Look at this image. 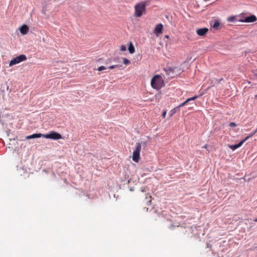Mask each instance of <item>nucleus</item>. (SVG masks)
Returning a JSON list of instances; mask_svg holds the SVG:
<instances>
[{
    "mask_svg": "<svg viewBox=\"0 0 257 257\" xmlns=\"http://www.w3.org/2000/svg\"><path fill=\"white\" fill-rule=\"evenodd\" d=\"M136 144H139L141 146V149H142V147L144 148H146L147 145V141H141L140 142H138Z\"/></svg>",
    "mask_w": 257,
    "mask_h": 257,
    "instance_id": "15",
    "label": "nucleus"
},
{
    "mask_svg": "<svg viewBox=\"0 0 257 257\" xmlns=\"http://www.w3.org/2000/svg\"><path fill=\"white\" fill-rule=\"evenodd\" d=\"M236 125H237L236 124L233 122H231L229 123V126L232 127H235Z\"/></svg>",
    "mask_w": 257,
    "mask_h": 257,
    "instance_id": "25",
    "label": "nucleus"
},
{
    "mask_svg": "<svg viewBox=\"0 0 257 257\" xmlns=\"http://www.w3.org/2000/svg\"><path fill=\"white\" fill-rule=\"evenodd\" d=\"M126 48L125 46H124L123 45H121L120 48V50L121 51H124L126 50Z\"/></svg>",
    "mask_w": 257,
    "mask_h": 257,
    "instance_id": "20",
    "label": "nucleus"
},
{
    "mask_svg": "<svg viewBox=\"0 0 257 257\" xmlns=\"http://www.w3.org/2000/svg\"><path fill=\"white\" fill-rule=\"evenodd\" d=\"M141 146L139 144H136V148L133 154L132 159L138 163L140 159Z\"/></svg>",
    "mask_w": 257,
    "mask_h": 257,
    "instance_id": "3",
    "label": "nucleus"
},
{
    "mask_svg": "<svg viewBox=\"0 0 257 257\" xmlns=\"http://www.w3.org/2000/svg\"><path fill=\"white\" fill-rule=\"evenodd\" d=\"M163 28V25L162 24H159L155 27L154 33L156 35V36H159V35L162 33Z\"/></svg>",
    "mask_w": 257,
    "mask_h": 257,
    "instance_id": "7",
    "label": "nucleus"
},
{
    "mask_svg": "<svg viewBox=\"0 0 257 257\" xmlns=\"http://www.w3.org/2000/svg\"><path fill=\"white\" fill-rule=\"evenodd\" d=\"M120 67H121V65H111V66H109L108 67V68H109L110 69H113V68H115Z\"/></svg>",
    "mask_w": 257,
    "mask_h": 257,
    "instance_id": "18",
    "label": "nucleus"
},
{
    "mask_svg": "<svg viewBox=\"0 0 257 257\" xmlns=\"http://www.w3.org/2000/svg\"><path fill=\"white\" fill-rule=\"evenodd\" d=\"M244 143L242 141H241L240 142H239L238 144H237L236 145L238 146V147L239 148L240 147H241L242 144H243Z\"/></svg>",
    "mask_w": 257,
    "mask_h": 257,
    "instance_id": "26",
    "label": "nucleus"
},
{
    "mask_svg": "<svg viewBox=\"0 0 257 257\" xmlns=\"http://www.w3.org/2000/svg\"><path fill=\"white\" fill-rule=\"evenodd\" d=\"M198 97V95H195L194 96L190 97L189 98L191 101H193L195 100L196 98H197Z\"/></svg>",
    "mask_w": 257,
    "mask_h": 257,
    "instance_id": "24",
    "label": "nucleus"
},
{
    "mask_svg": "<svg viewBox=\"0 0 257 257\" xmlns=\"http://www.w3.org/2000/svg\"><path fill=\"white\" fill-rule=\"evenodd\" d=\"M46 11V10L45 9V8H44L42 10V12L44 14H45V11Z\"/></svg>",
    "mask_w": 257,
    "mask_h": 257,
    "instance_id": "33",
    "label": "nucleus"
},
{
    "mask_svg": "<svg viewBox=\"0 0 257 257\" xmlns=\"http://www.w3.org/2000/svg\"><path fill=\"white\" fill-rule=\"evenodd\" d=\"M43 136L45 138L55 140L60 139L62 138L61 134L53 131L51 132L49 134L43 135Z\"/></svg>",
    "mask_w": 257,
    "mask_h": 257,
    "instance_id": "5",
    "label": "nucleus"
},
{
    "mask_svg": "<svg viewBox=\"0 0 257 257\" xmlns=\"http://www.w3.org/2000/svg\"><path fill=\"white\" fill-rule=\"evenodd\" d=\"M238 16H230V17H229L227 20L228 22H239V19H238Z\"/></svg>",
    "mask_w": 257,
    "mask_h": 257,
    "instance_id": "12",
    "label": "nucleus"
},
{
    "mask_svg": "<svg viewBox=\"0 0 257 257\" xmlns=\"http://www.w3.org/2000/svg\"><path fill=\"white\" fill-rule=\"evenodd\" d=\"M111 61L110 59H107V61L105 62V64H107L109 63Z\"/></svg>",
    "mask_w": 257,
    "mask_h": 257,
    "instance_id": "31",
    "label": "nucleus"
},
{
    "mask_svg": "<svg viewBox=\"0 0 257 257\" xmlns=\"http://www.w3.org/2000/svg\"><path fill=\"white\" fill-rule=\"evenodd\" d=\"M27 59V57L25 55H20L11 60L9 66H11L20 63L21 62L24 61Z\"/></svg>",
    "mask_w": 257,
    "mask_h": 257,
    "instance_id": "4",
    "label": "nucleus"
},
{
    "mask_svg": "<svg viewBox=\"0 0 257 257\" xmlns=\"http://www.w3.org/2000/svg\"><path fill=\"white\" fill-rule=\"evenodd\" d=\"M208 31V29L207 28H200L196 31V33L198 36H204Z\"/></svg>",
    "mask_w": 257,
    "mask_h": 257,
    "instance_id": "8",
    "label": "nucleus"
},
{
    "mask_svg": "<svg viewBox=\"0 0 257 257\" xmlns=\"http://www.w3.org/2000/svg\"><path fill=\"white\" fill-rule=\"evenodd\" d=\"M55 1H59L60 0H55Z\"/></svg>",
    "mask_w": 257,
    "mask_h": 257,
    "instance_id": "37",
    "label": "nucleus"
},
{
    "mask_svg": "<svg viewBox=\"0 0 257 257\" xmlns=\"http://www.w3.org/2000/svg\"><path fill=\"white\" fill-rule=\"evenodd\" d=\"M146 4L141 2L135 6V16L137 17H140L143 15V12L145 11Z\"/></svg>",
    "mask_w": 257,
    "mask_h": 257,
    "instance_id": "2",
    "label": "nucleus"
},
{
    "mask_svg": "<svg viewBox=\"0 0 257 257\" xmlns=\"http://www.w3.org/2000/svg\"><path fill=\"white\" fill-rule=\"evenodd\" d=\"M128 50L131 54H133L135 52V48L132 42H130L128 47Z\"/></svg>",
    "mask_w": 257,
    "mask_h": 257,
    "instance_id": "13",
    "label": "nucleus"
},
{
    "mask_svg": "<svg viewBox=\"0 0 257 257\" xmlns=\"http://www.w3.org/2000/svg\"><path fill=\"white\" fill-rule=\"evenodd\" d=\"M256 133H257V128L253 132L250 133V135L252 137Z\"/></svg>",
    "mask_w": 257,
    "mask_h": 257,
    "instance_id": "28",
    "label": "nucleus"
},
{
    "mask_svg": "<svg viewBox=\"0 0 257 257\" xmlns=\"http://www.w3.org/2000/svg\"><path fill=\"white\" fill-rule=\"evenodd\" d=\"M242 17L241 19L239 20V22L243 23H252L256 21L257 18L255 16L251 15L249 16L244 17L241 16Z\"/></svg>",
    "mask_w": 257,
    "mask_h": 257,
    "instance_id": "6",
    "label": "nucleus"
},
{
    "mask_svg": "<svg viewBox=\"0 0 257 257\" xmlns=\"http://www.w3.org/2000/svg\"><path fill=\"white\" fill-rule=\"evenodd\" d=\"M141 191L142 192H145L146 191V189L145 188H141Z\"/></svg>",
    "mask_w": 257,
    "mask_h": 257,
    "instance_id": "32",
    "label": "nucleus"
},
{
    "mask_svg": "<svg viewBox=\"0 0 257 257\" xmlns=\"http://www.w3.org/2000/svg\"><path fill=\"white\" fill-rule=\"evenodd\" d=\"M255 98H257V94L255 95Z\"/></svg>",
    "mask_w": 257,
    "mask_h": 257,
    "instance_id": "36",
    "label": "nucleus"
},
{
    "mask_svg": "<svg viewBox=\"0 0 257 257\" xmlns=\"http://www.w3.org/2000/svg\"><path fill=\"white\" fill-rule=\"evenodd\" d=\"M210 24L213 29L215 30H218L219 29L220 23L217 20H215L213 23L210 22Z\"/></svg>",
    "mask_w": 257,
    "mask_h": 257,
    "instance_id": "11",
    "label": "nucleus"
},
{
    "mask_svg": "<svg viewBox=\"0 0 257 257\" xmlns=\"http://www.w3.org/2000/svg\"><path fill=\"white\" fill-rule=\"evenodd\" d=\"M166 114V111H164V112L162 113V116H163V117L164 118L165 117Z\"/></svg>",
    "mask_w": 257,
    "mask_h": 257,
    "instance_id": "29",
    "label": "nucleus"
},
{
    "mask_svg": "<svg viewBox=\"0 0 257 257\" xmlns=\"http://www.w3.org/2000/svg\"><path fill=\"white\" fill-rule=\"evenodd\" d=\"M20 32L23 35H26L28 31H29V28L26 25H23L20 28Z\"/></svg>",
    "mask_w": 257,
    "mask_h": 257,
    "instance_id": "9",
    "label": "nucleus"
},
{
    "mask_svg": "<svg viewBox=\"0 0 257 257\" xmlns=\"http://www.w3.org/2000/svg\"><path fill=\"white\" fill-rule=\"evenodd\" d=\"M41 136H43V135L39 133V134H34L32 135L28 136L26 137V139L30 140L32 139H36V138H39L41 137Z\"/></svg>",
    "mask_w": 257,
    "mask_h": 257,
    "instance_id": "10",
    "label": "nucleus"
},
{
    "mask_svg": "<svg viewBox=\"0 0 257 257\" xmlns=\"http://www.w3.org/2000/svg\"><path fill=\"white\" fill-rule=\"evenodd\" d=\"M185 101H186V102H187V103H189V102H190L191 100L189 98H188Z\"/></svg>",
    "mask_w": 257,
    "mask_h": 257,
    "instance_id": "30",
    "label": "nucleus"
},
{
    "mask_svg": "<svg viewBox=\"0 0 257 257\" xmlns=\"http://www.w3.org/2000/svg\"><path fill=\"white\" fill-rule=\"evenodd\" d=\"M244 143L242 141H241L240 142H239L238 144H237L236 145L238 146V147L239 148L240 147H241L242 144H243Z\"/></svg>",
    "mask_w": 257,
    "mask_h": 257,
    "instance_id": "27",
    "label": "nucleus"
},
{
    "mask_svg": "<svg viewBox=\"0 0 257 257\" xmlns=\"http://www.w3.org/2000/svg\"><path fill=\"white\" fill-rule=\"evenodd\" d=\"M186 104H187V102H186V101H185L184 102H183V103H182L181 104H180V105H179L177 106L179 107V109H180L181 107H182V106H184Z\"/></svg>",
    "mask_w": 257,
    "mask_h": 257,
    "instance_id": "23",
    "label": "nucleus"
},
{
    "mask_svg": "<svg viewBox=\"0 0 257 257\" xmlns=\"http://www.w3.org/2000/svg\"><path fill=\"white\" fill-rule=\"evenodd\" d=\"M165 37L166 38H167V39H169L170 37H169V35H166V36H165Z\"/></svg>",
    "mask_w": 257,
    "mask_h": 257,
    "instance_id": "34",
    "label": "nucleus"
},
{
    "mask_svg": "<svg viewBox=\"0 0 257 257\" xmlns=\"http://www.w3.org/2000/svg\"><path fill=\"white\" fill-rule=\"evenodd\" d=\"M180 111L179 107L176 106L174 109H172L169 112V116L171 117L175 113Z\"/></svg>",
    "mask_w": 257,
    "mask_h": 257,
    "instance_id": "14",
    "label": "nucleus"
},
{
    "mask_svg": "<svg viewBox=\"0 0 257 257\" xmlns=\"http://www.w3.org/2000/svg\"><path fill=\"white\" fill-rule=\"evenodd\" d=\"M122 60H123V63L125 65H127V64H130L131 62H130V61H129L127 59H126V58H122Z\"/></svg>",
    "mask_w": 257,
    "mask_h": 257,
    "instance_id": "17",
    "label": "nucleus"
},
{
    "mask_svg": "<svg viewBox=\"0 0 257 257\" xmlns=\"http://www.w3.org/2000/svg\"><path fill=\"white\" fill-rule=\"evenodd\" d=\"M152 87L157 90L164 86L165 83L162 77L159 75H155L151 80Z\"/></svg>",
    "mask_w": 257,
    "mask_h": 257,
    "instance_id": "1",
    "label": "nucleus"
},
{
    "mask_svg": "<svg viewBox=\"0 0 257 257\" xmlns=\"http://www.w3.org/2000/svg\"><path fill=\"white\" fill-rule=\"evenodd\" d=\"M254 222H257V218L253 220Z\"/></svg>",
    "mask_w": 257,
    "mask_h": 257,
    "instance_id": "35",
    "label": "nucleus"
},
{
    "mask_svg": "<svg viewBox=\"0 0 257 257\" xmlns=\"http://www.w3.org/2000/svg\"><path fill=\"white\" fill-rule=\"evenodd\" d=\"M229 148L233 151L236 150V149L238 148V146L236 144L233 145H229Z\"/></svg>",
    "mask_w": 257,
    "mask_h": 257,
    "instance_id": "16",
    "label": "nucleus"
},
{
    "mask_svg": "<svg viewBox=\"0 0 257 257\" xmlns=\"http://www.w3.org/2000/svg\"><path fill=\"white\" fill-rule=\"evenodd\" d=\"M250 137H251V136L249 134L247 137H246L243 140H242V141H243V143H244L247 139H248Z\"/></svg>",
    "mask_w": 257,
    "mask_h": 257,
    "instance_id": "22",
    "label": "nucleus"
},
{
    "mask_svg": "<svg viewBox=\"0 0 257 257\" xmlns=\"http://www.w3.org/2000/svg\"><path fill=\"white\" fill-rule=\"evenodd\" d=\"M250 137H251V136L249 134L247 137H246L243 140H242V141H243V143H244L247 139H248Z\"/></svg>",
    "mask_w": 257,
    "mask_h": 257,
    "instance_id": "21",
    "label": "nucleus"
},
{
    "mask_svg": "<svg viewBox=\"0 0 257 257\" xmlns=\"http://www.w3.org/2000/svg\"><path fill=\"white\" fill-rule=\"evenodd\" d=\"M106 68L104 66H99L98 68H97V70L99 71H102V70H105L106 69Z\"/></svg>",
    "mask_w": 257,
    "mask_h": 257,
    "instance_id": "19",
    "label": "nucleus"
}]
</instances>
